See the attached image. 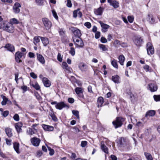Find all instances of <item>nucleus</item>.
<instances>
[{
	"mask_svg": "<svg viewBox=\"0 0 160 160\" xmlns=\"http://www.w3.org/2000/svg\"><path fill=\"white\" fill-rule=\"evenodd\" d=\"M142 42V39L140 37H136L134 40V43L137 46H140Z\"/></svg>",
	"mask_w": 160,
	"mask_h": 160,
	"instance_id": "obj_14",
	"label": "nucleus"
},
{
	"mask_svg": "<svg viewBox=\"0 0 160 160\" xmlns=\"http://www.w3.org/2000/svg\"><path fill=\"white\" fill-rule=\"evenodd\" d=\"M154 100L156 102L160 101V95H154L153 96Z\"/></svg>",
	"mask_w": 160,
	"mask_h": 160,
	"instance_id": "obj_42",
	"label": "nucleus"
},
{
	"mask_svg": "<svg viewBox=\"0 0 160 160\" xmlns=\"http://www.w3.org/2000/svg\"><path fill=\"white\" fill-rule=\"evenodd\" d=\"M68 102L71 103H72L74 102V99L72 98H69L68 99Z\"/></svg>",
	"mask_w": 160,
	"mask_h": 160,
	"instance_id": "obj_64",
	"label": "nucleus"
},
{
	"mask_svg": "<svg viewBox=\"0 0 160 160\" xmlns=\"http://www.w3.org/2000/svg\"><path fill=\"white\" fill-rule=\"evenodd\" d=\"M72 114L76 116L77 118L79 119V112L78 111L73 110L72 111Z\"/></svg>",
	"mask_w": 160,
	"mask_h": 160,
	"instance_id": "obj_40",
	"label": "nucleus"
},
{
	"mask_svg": "<svg viewBox=\"0 0 160 160\" xmlns=\"http://www.w3.org/2000/svg\"><path fill=\"white\" fill-rule=\"evenodd\" d=\"M78 9L73 11V16L74 18H76L78 16Z\"/></svg>",
	"mask_w": 160,
	"mask_h": 160,
	"instance_id": "obj_59",
	"label": "nucleus"
},
{
	"mask_svg": "<svg viewBox=\"0 0 160 160\" xmlns=\"http://www.w3.org/2000/svg\"><path fill=\"white\" fill-rule=\"evenodd\" d=\"M13 148L16 152L18 154L20 153L19 150V144L17 142L13 143Z\"/></svg>",
	"mask_w": 160,
	"mask_h": 160,
	"instance_id": "obj_22",
	"label": "nucleus"
},
{
	"mask_svg": "<svg viewBox=\"0 0 160 160\" xmlns=\"http://www.w3.org/2000/svg\"><path fill=\"white\" fill-rule=\"evenodd\" d=\"M110 5L112 6L114 8H117L119 7V4L118 2L116 1H113L110 3Z\"/></svg>",
	"mask_w": 160,
	"mask_h": 160,
	"instance_id": "obj_31",
	"label": "nucleus"
},
{
	"mask_svg": "<svg viewBox=\"0 0 160 160\" xmlns=\"http://www.w3.org/2000/svg\"><path fill=\"white\" fill-rule=\"evenodd\" d=\"M35 130L34 129L33 130L31 128H29V134L31 135H32V134L35 133Z\"/></svg>",
	"mask_w": 160,
	"mask_h": 160,
	"instance_id": "obj_58",
	"label": "nucleus"
},
{
	"mask_svg": "<svg viewBox=\"0 0 160 160\" xmlns=\"http://www.w3.org/2000/svg\"><path fill=\"white\" fill-rule=\"evenodd\" d=\"M57 59L60 62H62V59L61 56V55L60 53H58L57 56Z\"/></svg>",
	"mask_w": 160,
	"mask_h": 160,
	"instance_id": "obj_50",
	"label": "nucleus"
},
{
	"mask_svg": "<svg viewBox=\"0 0 160 160\" xmlns=\"http://www.w3.org/2000/svg\"><path fill=\"white\" fill-rule=\"evenodd\" d=\"M32 85L37 90H38L40 88V86L37 82H35L34 84H32Z\"/></svg>",
	"mask_w": 160,
	"mask_h": 160,
	"instance_id": "obj_37",
	"label": "nucleus"
},
{
	"mask_svg": "<svg viewBox=\"0 0 160 160\" xmlns=\"http://www.w3.org/2000/svg\"><path fill=\"white\" fill-rule=\"evenodd\" d=\"M73 41L76 47L82 48L83 46L84 43L81 38H78L76 39H74Z\"/></svg>",
	"mask_w": 160,
	"mask_h": 160,
	"instance_id": "obj_6",
	"label": "nucleus"
},
{
	"mask_svg": "<svg viewBox=\"0 0 160 160\" xmlns=\"http://www.w3.org/2000/svg\"><path fill=\"white\" fill-rule=\"evenodd\" d=\"M49 115L52 117V119L54 120V121H56L57 120V118L54 114L53 112H49Z\"/></svg>",
	"mask_w": 160,
	"mask_h": 160,
	"instance_id": "obj_39",
	"label": "nucleus"
},
{
	"mask_svg": "<svg viewBox=\"0 0 160 160\" xmlns=\"http://www.w3.org/2000/svg\"><path fill=\"white\" fill-rule=\"evenodd\" d=\"M18 76H19V74L18 73H15V81H16V82L17 83H18Z\"/></svg>",
	"mask_w": 160,
	"mask_h": 160,
	"instance_id": "obj_61",
	"label": "nucleus"
},
{
	"mask_svg": "<svg viewBox=\"0 0 160 160\" xmlns=\"http://www.w3.org/2000/svg\"><path fill=\"white\" fill-rule=\"evenodd\" d=\"M9 112L8 111H6L3 112L2 115L4 117H7L9 114Z\"/></svg>",
	"mask_w": 160,
	"mask_h": 160,
	"instance_id": "obj_62",
	"label": "nucleus"
},
{
	"mask_svg": "<svg viewBox=\"0 0 160 160\" xmlns=\"http://www.w3.org/2000/svg\"><path fill=\"white\" fill-rule=\"evenodd\" d=\"M112 65L115 68L118 69V63L116 60L113 59L111 62Z\"/></svg>",
	"mask_w": 160,
	"mask_h": 160,
	"instance_id": "obj_34",
	"label": "nucleus"
},
{
	"mask_svg": "<svg viewBox=\"0 0 160 160\" xmlns=\"http://www.w3.org/2000/svg\"><path fill=\"white\" fill-rule=\"evenodd\" d=\"M155 113V112L154 110H151L148 111L146 114L145 117H147L148 116H153Z\"/></svg>",
	"mask_w": 160,
	"mask_h": 160,
	"instance_id": "obj_28",
	"label": "nucleus"
},
{
	"mask_svg": "<svg viewBox=\"0 0 160 160\" xmlns=\"http://www.w3.org/2000/svg\"><path fill=\"white\" fill-rule=\"evenodd\" d=\"M30 75L31 77L34 79H36L37 78V75L33 72H32L30 73Z\"/></svg>",
	"mask_w": 160,
	"mask_h": 160,
	"instance_id": "obj_53",
	"label": "nucleus"
},
{
	"mask_svg": "<svg viewBox=\"0 0 160 160\" xmlns=\"http://www.w3.org/2000/svg\"><path fill=\"white\" fill-rule=\"evenodd\" d=\"M42 81L44 86L46 87H49L51 85V82L46 78H42Z\"/></svg>",
	"mask_w": 160,
	"mask_h": 160,
	"instance_id": "obj_15",
	"label": "nucleus"
},
{
	"mask_svg": "<svg viewBox=\"0 0 160 160\" xmlns=\"http://www.w3.org/2000/svg\"><path fill=\"white\" fill-rule=\"evenodd\" d=\"M37 58L38 60L42 64H44L45 61L43 57L39 54H37Z\"/></svg>",
	"mask_w": 160,
	"mask_h": 160,
	"instance_id": "obj_24",
	"label": "nucleus"
},
{
	"mask_svg": "<svg viewBox=\"0 0 160 160\" xmlns=\"http://www.w3.org/2000/svg\"><path fill=\"white\" fill-rule=\"evenodd\" d=\"M101 41L102 43H105L107 42V40L105 38L102 37L101 38Z\"/></svg>",
	"mask_w": 160,
	"mask_h": 160,
	"instance_id": "obj_54",
	"label": "nucleus"
},
{
	"mask_svg": "<svg viewBox=\"0 0 160 160\" xmlns=\"http://www.w3.org/2000/svg\"><path fill=\"white\" fill-rule=\"evenodd\" d=\"M148 18L149 20H150V18H151V21H150L151 23H153L155 22V20L153 18L151 14H148Z\"/></svg>",
	"mask_w": 160,
	"mask_h": 160,
	"instance_id": "obj_44",
	"label": "nucleus"
},
{
	"mask_svg": "<svg viewBox=\"0 0 160 160\" xmlns=\"http://www.w3.org/2000/svg\"><path fill=\"white\" fill-rule=\"evenodd\" d=\"M58 32L61 36H64L65 35V31L62 29H59Z\"/></svg>",
	"mask_w": 160,
	"mask_h": 160,
	"instance_id": "obj_43",
	"label": "nucleus"
},
{
	"mask_svg": "<svg viewBox=\"0 0 160 160\" xmlns=\"http://www.w3.org/2000/svg\"><path fill=\"white\" fill-rule=\"evenodd\" d=\"M72 3H71V1L70 0H67V6L68 7L71 8L72 6Z\"/></svg>",
	"mask_w": 160,
	"mask_h": 160,
	"instance_id": "obj_57",
	"label": "nucleus"
},
{
	"mask_svg": "<svg viewBox=\"0 0 160 160\" xmlns=\"http://www.w3.org/2000/svg\"><path fill=\"white\" fill-rule=\"evenodd\" d=\"M49 151V154L51 156H52L54 154V150L51 148H50L48 147Z\"/></svg>",
	"mask_w": 160,
	"mask_h": 160,
	"instance_id": "obj_48",
	"label": "nucleus"
},
{
	"mask_svg": "<svg viewBox=\"0 0 160 160\" xmlns=\"http://www.w3.org/2000/svg\"><path fill=\"white\" fill-rule=\"evenodd\" d=\"M101 149L106 153H108V148L104 145V142L102 141L101 142Z\"/></svg>",
	"mask_w": 160,
	"mask_h": 160,
	"instance_id": "obj_21",
	"label": "nucleus"
},
{
	"mask_svg": "<svg viewBox=\"0 0 160 160\" xmlns=\"http://www.w3.org/2000/svg\"><path fill=\"white\" fill-rule=\"evenodd\" d=\"M51 104H55V107L56 108L59 110H61L64 108L68 107V106L63 102H57L56 101L52 102H51Z\"/></svg>",
	"mask_w": 160,
	"mask_h": 160,
	"instance_id": "obj_3",
	"label": "nucleus"
},
{
	"mask_svg": "<svg viewBox=\"0 0 160 160\" xmlns=\"http://www.w3.org/2000/svg\"><path fill=\"white\" fill-rule=\"evenodd\" d=\"M69 53L71 54L73 56L75 54V49L73 48H71L70 50L69 51Z\"/></svg>",
	"mask_w": 160,
	"mask_h": 160,
	"instance_id": "obj_47",
	"label": "nucleus"
},
{
	"mask_svg": "<svg viewBox=\"0 0 160 160\" xmlns=\"http://www.w3.org/2000/svg\"><path fill=\"white\" fill-rule=\"evenodd\" d=\"M69 29L75 35L77 36L78 38L81 35L80 30L76 28L71 27L69 28Z\"/></svg>",
	"mask_w": 160,
	"mask_h": 160,
	"instance_id": "obj_7",
	"label": "nucleus"
},
{
	"mask_svg": "<svg viewBox=\"0 0 160 160\" xmlns=\"http://www.w3.org/2000/svg\"><path fill=\"white\" fill-rule=\"evenodd\" d=\"M75 91L80 98L81 99L84 98V95L83 94V90L81 88H76L75 89Z\"/></svg>",
	"mask_w": 160,
	"mask_h": 160,
	"instance_id": "obj_8",
	"label": "nucleus"
},
{
	"mask_svg": "<svg viewBox=\"0 0 160 160\" xmlns=\"http://www.w3.org/2000/svg\"><path fill=\"white\" fill-rule=\"evenodd\" d=\"M119 77L117 75L113 76L112 77V80L115 83H118L119 81Z\"/></svg>",
	"mask_w": 160,
	"mask_h": 160,
	"instance_id": "obj_29",
	"label": "nucleus"
},
{
	"mask_svg": "<svg viewBox=\"0 0 160 160\" xmlns=\"http://www.w3.org/2000/svg\"><path fill=\"white\" fill-rule=\"evenodd\" d=\"M32 144L34 146H38L39 145L41 140L37 138L34 137L31 139Z\"/></svg>",
	"mask_w": 160,
	"mask_h": 160,
	"instance_id": "obj_11",
	"label": "nucleus"
},
{
	"mask_svg": "<svg viewBox=\"0 0 160 160\" xmlns=\"http://www.w3.org/2000/svg\"><path fill=\"white\" fill-rule=\"evenodd\" d=\"M158 88L157 86L154 83H150L148 84V89L151 92L156 91Z\"/></svg>",
	"mask_w": 160,
	"mask_h": 160,
	"instance_id": "obj_9",
	"label": "nucleus"
},
{
	"mask_svg": "<svg viewBox=\"0 0 160 160\" xmlns=\"http://www.w3.org/2000/svg\"><path fill=\"white\" fill-rule=\"evenodd\" d=\"M103 10V8L100 7L97 9H95L94 12L95 14L97 15H101L102 14Z\"/></svg>",
	"mask_w": 160,
	"mask_h": 160,
	"instance_id": "obj_19",
	"label": "nucleus"
},
{
	"mask_svg": "<svg viewBox=\"0 0 160 160\" xmlns=\"http://www.w3.org/2000/svg\"><path fill=\"white\" fill-rule=\"evenodd\" d=\"M100 35V32H97L95 34V38L96 39L98 38Z\"/></svg>",
	"mask_w": 160,
	"mask_h": 160,
	"instance_id": "obj_60",
	"label": "nucleus"
},
{
	"mask_svg": "<svg viewBox=\"0 0 160 160\" xmlns=\"http://www.w3.org/2000/svg\"><path fill=\"white\" fill-rule=\"evenodd\" d=\"M118 59L120 64L121 65H123L125 60V58L124 56L122 55H120L118 57Z\"/></svg>",
	"mask_w": 160,
	"mask_h": 160,
	"instance_id": "obj_25",
	"label": "nucleus"
},
{
	"mask_svg": "<svg viewBox=\"0 0 160 160\" xmlns=\"http://www.w3.org/2000/svg\"><path fill=\"white\" fill-rule=\"evenodd\" d=\"M2 98L3 100L1 102V104L2 105H5L6 104L8 99L4 96H3Z\"/></svg>",
	"mask_w": 160,
	"mask_h": 160,
	"instance_id": "obj_41",
	"label": "nucleus"
},
{
	"mask_svg": "<svg viewBox=\"0 0 160 160\" xmlns=\"http://www.w3.org/2000/svg\"><path fill=\"white\" fill-rule=\"evenodd\" d=\"M41 39L44 46H46L49 43L48 38H47L41 37Z\"/></svg>",
	"mask_w": 160,
	"mask_h": 160,
	"instance_id": "obj_20",
	"label": "nucleus"
},
{
	"mask_svg": "<svg viewBox=\"0 0 160 160\" xmlns=\"http://www.w3.org/2000/svg\"><path fill=\"white\" fill-rule=\"evenodd\" d=\"M43 0H36V1L39 5H42L43 4Z\"/></svg>",
	"mask_w": 160,
	"mask_h": 160,
	"instance_id": "obj_56",
	"label": "nucleus"
},
{
	"mask_svg": "<svg viewBox=\"0 0 160 160\" xmlns=\"http://www.w3.org/2000/svg\"><path fill=\"white\" fill-rule=\"evenodd\" d=\"M42 21L45 28L46 30H49L51 28L52 26V24L48 19L43 18L42 19Z\"/></svg>",
	"mask_w": 160,
	"mask_h": 160,
	"instance_id": "obj_4",
	"label": "nucleus"
},
{
	"mask_svg": "<svg viewBox=\"0 0 160 160\" xmlns=\"http://www.w3.org/2000/svg\"><path fill=\"white\" fill-rule=\"evenodd\" d=\"M125 119L121 117H117L115 120L112 122V124L115 128L121 127Z\"/></svg>",
	"mask_w": 160,
	"mask_h": 160,
	"instance_id": "obj_2",
	"label": "nucleus"
},
{
	"mask_svg": "<svg viewBox=\"0 0 160 160\" xmlns=\"http://www.w3.org/2000/svg\"><path fill=\"white\" fill-rule=\"evenodd\" d=\"M5 47L7 48L8 50L11 52H13L15 51L14 47L12 45L8 44H6Z\"/></svg>",
	"mask_w": 160,
	"mask_h": 160,
	"instance_id": "obj_23",
	"label": "nucleus"
},
{
	"mask_svg": "<svg viewBox=\"0 0 160 160\" xmlns=\"http://www.w3.org/2000/svg\"><path fill=\"white\" fill-rule=\"evenodd\" d=\"M104 102V99L102 97H99L97 100V105L98 107H101Z\"/></svg>",
	"mask_w": 160,
	"mask_h": 160,
	"instance_id": "obj_18",
	"label": "nucleus"
},
{
	"mask_svg": "<svg viewBox=\"0 0 160 160\" xmlns=\"http://www.w3.org/2000/svg\"><path fill=\"white\" fill-rule=\"evenodd\" d=\"M10 24L12 25L13 24H17L19 23V22L16 18H13L10 20Z\"/></svg>",
	"mask_w": 160,
	"mask_h": 160,
	"instance_id": "obj_35",
	"label": "nucleus"
},
{
	"mask_svg": "<svg viewBox=\"0 0 160 160\" xmlns=\"http://www.w3.org/2000/svg\"><path fill=\"white\" fill-rule=\"evenodd\" d=\"M5 141L6 142V144L9 146H10L11 145V142H12V140H9L7 138H6L5 139Z\"/></svg>",
	"mask_w": 160,
	"mask_h": 160,
	"instance_id": "obj_51",
	"label": "nucleus"
},
{
	"mask_svg": "<svg viewBox=\"0 0 160 160\" xmlns=\"http://www.w3.org/2000/svg\"><path fill=\"white\" fill-rule=\"evenodd\" d=\"M41 37L38 36V37H35L34 38V43L35 45H36V44L40 42V38H41Z\"/></svg>",
	"mask_w": 160,
	"mask_h": 160,
	"instance_id": "obj_38",
	"label": "nucleus"
},
{
	"mask_svg": "<svg viewBox=\"0 0 160 160\" xmlns=\"http://www.w3.org/2000/svg\"><path fill=\"white\" fill-rule=\"evenodd\" d=\"M99 48L103 51H105L108 50V48L106 47L105 45L100 44L99 45Z\"/></svg>",
	"mask_w": 160,
	"mask_h": 160,
	"instance_id": "obj_36",
	"label": "nucleus"
},
{
	"mask_svg": "<svg viewBox=\"0 0 160 160\" xmlns=\"http://www.w3.org/2000/svg\"><path fill=\"white\" fill-rule=\"evenodd\" d=\"M23 54V53L19 52H17L16 53L15 58L17 62L19 63L22 62V60L20 59L22 56Z\"/></svg>",
	"mask_w": 160,
	"mask_h": 160,
	"instance_id": "obj_12",
	"label": "nucleus"
},
{
	"mask_svg": "<svg viewBox=\"0 0 160 160\" xmlns=\"http://www.w3.org/2000/svg\"><path fill=\"white\" fill-rule=\"evenodd\" d=\"M52 13L53 17L55 18L57 20L58 19V17L57 15L56 12H55V10H52Z\"/></svg>",
	"mask_w": 160,
	"mask_h": 160,
	"instance_id": "obj_46",
	"label": "nucleus"
},
{
	"mask_svg": "<svg viewBox=\"0 0 160 160\" xmlns=\"http://www.w3.org/2000/svg\"><path fill=\"white\" fill-rule=\"evenodd\" d=\"M29 57L30 58H33L35 57V54L34 53L30 52L28 53Z\"/></svg>",
	"mask_w": 160,
	"mask_h": 160,
	"instance_id": "obj_63",
	"label": "nucleus"
},
{
	"mask_svg": "<svg viewBox=\"0 0 160 160\" xmlns=\"http://www.w3.org/2000/svg\"><path fill=\"white\" fill-rule=\"evenodd\" d=\"M87 142L86 141H82L81 143V146L82 147H85L87 145Z\"/></svg>",
	"mask_w": 160,
	"mask_h": 160,
	"instance_id": "obj_55",
	"label": "nucleus"
},
{
	"mask_svg": "<svg viewBox=\"0 0 160 160\" xmlns=\"http://www.w3.org/2000/svg\"><path fill=\"white\" fill-rule=\"evenodd\" d=\"M5 131L7 135L9 137H10L12 136V130L11 128H6L5 129Z\"/></svg>",
	"mask_w": 160,
	"mask_h": 160,
	"instance_id": "obj_26",
	"label": "nucleus"
},
{
	"mask_svg": "<svg viewBox=\"0 0 160 160\" xmlns=\"http://www.w3.org/2000/svg\"><path fill=\"white\" fill-rule=\"evenodd\" d=\"M3 28L7 32L12 33L14 32V27L12 24H9L6 25L5 23H3L2 24H0V29Z\"/></svg>",
	"mask_w": 160,
	"mask_h": 160,
	"instance_id": "obj_1",
	"label": "nucleus"
},
{
	"mask_svg": "<svg viewBox=\"0 0 160 160\" xmlns=\"http://www.w3.org/2000/svg\"><path fill=\"white\" fill-rule=\"evenodd\" d=\"M62 67L63 69H65L68 71H70V68L69 67L67 63L63 62L62 63Z\"/></svg>",
	"mask_w": 160,
	"mask_h": 160,
	"instance_id": "obj_32",
	"label": "nucleus"
},
{
	"mask_svg": "<svg viewBox=\"0 0 160 160\" xmlns=\"http://www.w3.org/2000/svg\"><path fill=\"white\" fill-rule=\"evenodd\" d=\"M84 25L88 28H90L91 27V23L89 22H86L84 23Z\"/></svg>",
	"mask_w": 160,
	"mask_h": 160,
	"instance_id": "obj_52",
	"label": "nucleus"
},
{
	"mask_svg": "<svg viewBox=\"0 0 160 160\" xmlns=\"http://www.w3.org/2000/svg\"><path fill=\"white\" fill-rule=\"evenodd\" d=\"M13 118L15 120L17 121H18L19 120V116L17 114H16L14 115L13 117Z\"/></svg>",
	"mask_w": 160,
	"mask_h": 160,
	"instance_id": "obj_49",
	"label": "nucleus"
},
{
	"mask_svg": "<svg viewBox=\"0 0 160 160\" xmlns=\"http://www.w3.org/2000/svg\"><path fill=\"white\" fill-rule=\"evenodd\" d=\"M42 127L45 130L48 131H52L54 129L53 127L45 124H43Z\"/></svg>",
	"mask_w": 160,
	"mask_h": 160,
	"instance_id": "obj_17",
	"label": "nucleus"
},
{
	"mask_svg": "<svg viewBox=\"0 0 160 160\" xmlns=\"http://www.w3.org/2000/svg\"><path fill=\"white\" fill-rule=\"evenodd\" d=\"M99 22L102 27V32H107L108 30V29L110 28V26L103 23L101 21H99Z\"/></svg>",
	"mask_w": 160,
	"mask_h": 160,
	"instance_id": "obj_10",
	"label": "nucleus"
},
{
	"mask_svg": "<svg viewBox=\"0 0 160 160\" xmlns=\"http://www.w3.org/2000/svg\"><path fill=\"white\" fill-rule=\"evenodd\" d=\"M79 68L82 71H86L87 69V66L84 64L83 63H81L79 65Z\"/></svg>",
	"mask_w": 160,
	"mask_h": 160,
	"instance_id": "obj_27",
	"label": "nucleus"
},
{
	"mask_svg": "<svg viewBox=\"0 0 160 160\" xmlns=\"http://www.w3.org/2000/svg\"><path fill=\"white\" fill-rule=\"evenodd\" d=\"M128 19L129 22L131 23L134 20V17L133 16H128Z\"/></svg>",
	"mask_w": 160,
	"mask_h": 160,
	"instance_id": "obj_45",
	"label": "nucleus"
},
{
	"mask_svg": "<svg viewBox=\"0 0 160 160\" xmlns=\"http://www.w3.org/2000/svg\"><path fill=\"white\" fill-rule=\"evenodd\" d=\"M144 155L148 160H153L152 156L150 153L145 152Z\"/></svg>",
	"mask_w": 160,
	"mask_h": 160,
	"instance_id": "obj_33",
	"label": "nucleus"
},
{
	"mask_svg": "<svg viewBox=\"0 0 160 160\" xmlns=\"http://www.w3.org/2000/svg\"><path fill=\"white\" fill-rule=\"evenodd\" d=\"M22 124L21 122H19L15 125V127L18 133H19L22 132V129L21 128L22 127Z\"/></svg>",
	"mask_w": 160,
	"mask_h": 160,
	"instance_id": "obj_16",
	"label": "nucleus"
},
{
	"mask_svg": "<svg viewBox=\"0 0 160 160\" xmlns=\"http://www.w3.org/2000/svg\"><path fill=\"white\" fill-rule=\"evenodd\" d=\"M147 50L148 54L149 55H152L154 53V49L151 43L148 42L147 43Z\"/></svg>",
	"mask_w": 160,
	"mask_h": 160,
	"instance_id": "obj_5",
	"label": "nucleus"
},
{
	"mask_svg": "<svg viewBox=\"0 0 160 160\" xmlns=\"http://www.w3.org/2000/svg\"><path fill=\"white\" fill-rule=\"evenodd\" d=\"M21 7L20 4L18 2H16L13 6V10L15 13H18L20 11L19 8Z\"/></svg>",
	"mask_w": 160,
	"mask_h": 160,
	"instance_id": "obj_13",
	"label": "nucleus"
},
{
	"mask_svg": "<svg viewBox=\"0 0 160 160\" xmlns=\"http://www.w3.org/2000/svg\"><path fill=\"white\" fill-rule=\"evenodd\" d=\"M127 140L126 138H121L119 140V143L121 145H125L126 144Z\"/></svg>",
	"mask_w": 160,
	"mask_h": 160,
	"instance_id": "obj_30",
	"label": "nucleus"
}]
</instances>
